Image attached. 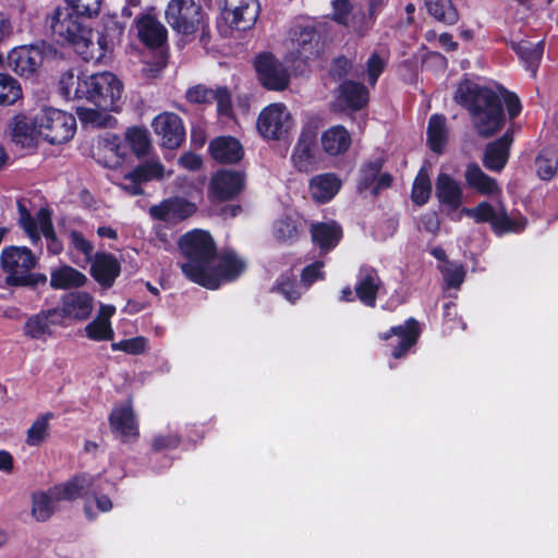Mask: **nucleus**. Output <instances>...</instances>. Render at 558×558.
<instances>
[{
  "mask_svg": "<svg viewBox=\"0 0 558 558\" xmlns=\"http://www.w3.org/2000/svg\"><path fill=\"white\" fill-rule=\"evenodd\" d=\"M59 92L69 100H86L95 108L77 107L76 113L84 124L105 126L111 121L109 112L121 108L123 83L112 72L86 74L69 70L61 74Z\"/></svg>",
  "mask_w": 558,
  "mask_h": 558,
  "instance_id": "nucleus-1",
  "label": "nucleus"
},
{
  "mask_svg": "<svg viewBox=\"0 0 558 558\" xmlns=\"http://www.w3.org/2000/svg\"><path fill=\"white\" fill-rule=\"evenodd\" d=\"M179 245L186 259L181 264L182 272L189 280L207 289H218L236 279L246 268L244 259L232 251L217 255L214 240L206 231L187 232Z\"/></svg>",
  "mask_w": 558,
  "mask_h": 558,
  "instance_id": "nucleus-2",
  "label": "nucleus"
},
{
  "mask_svg": "<svg viewBox=\"0 0 558 558\" xmlns=\"http://www.w3.org/2000/svg\"><path fill=\"white\" fill-rule=\"evenodd\" d=\"M436 197L446 207L447 215L452 220L459 221L462 216L472 218L475 222H489L497 233L520 232L526 221L522 217H510L501 204L494 207L487 202H482L473 208H460L463 199L461 184L447 173H439L436 180Z\"/></svg>",
  "mask_w": 558,
  "mask_h": 558,
  "instance_id": "nucleus-3",
  "label": "nucleus"
},
{
  "mask_svg": "<svg viewBox=\"0 0 558 558\" xmlns=\"http://www.w3.org/2000/svg\"><path fill=\"white\" fill-rule=\"evenodd\" d=\"M12 140L22 146L41 140L51 145H61L73 138L76 132L75 117L52 106H41L31 121L22 114L14 116L9 123Z\"/></svg>",
  "mask_w": 558,
  "mask_h": 558,
  "instance_id": "nucleus-4",
  "label": "nucleus"
},
{
  "mask_svg": "<svg viewBox=\"0 0 558 558\" xmlns=\"http://www.w3.org/2000/svg\"><path fill=\"white\" fill-rule=\"evenodd\" d=\"M454 100L468 108L481 136L488 137L502 128L504 111L490 87L465 78L458 85Z\"/></svg>",
  "mask_w": 558,
  "mask_h": 558,
  "instance_id": "nucleus-5",
  "label": "nucleus"
},
{
  "mask_svg": "<svg viewBox=\"0 0 558 558\" xmlns=\"http://www.w3.org/2000/svg\"><path fill=\"white\" fill-rule=\"evenodd\" d=\"M83 16L69 8H57L49 16V27L54 38L70 45L85 60L87 43L92 37V28L86 25Z\"/></svg>",
  "mask_w": 558,
  "mask_h": 558,
  "instance_id": "nucleus-6",
  "label": "nucleus"
},
{
  "mask_svg": "<svg viewBox=\"0 0 558 558\" xmlns=\"http://www.w3.org/2000/svg\"><path fill=\"white\" fill-rule=\"evenodd\" d=\"M97 478L83 474L73 477L65 484L56 486L48 493L38 492L33 495L32 514L37 521H46L50 518L60 500H72L82 496L85 492L98 487Z\"/></svg>",
  "mask_w": 558,
  "mask_h": 558,
  "instance_id": "nucleus-7",
  "label": "nucleus"
},
{
  "mask_svg": "<svg viewBox=\"0 0 558 558\" xmlns=\"http://www.w3.org/2000/svg\"><path fill=\"white\" fill-rule=\"evenodd\" d=\"M0 264L10 286H35L45 282L47 277L34 274L37 257L26 246H8L0 254Z\"/></svg>",
  "mask_w": 558,
  "mask_h": 558,
  "instance_id": "nucleus-8",
  "label": "nucleus"
},
{
  "mask_svg": "<svg viewBox=\"0 0 558 558\" xmlns=\"http://www.w3.org/2000/svg\"><path fill=\"white\" fill-rule=\"evenodd\" d=\"M387 0H333L332 17L351 32L362 36L372 26Z\"/></svg>",
  "mask_w": 558,
  "mask_h": 558,
  "instance_id": "nucleus-9",
  "label": "nucleus"
},
{
  "mask_svg": "<svg viewBox=\"0 0 558 558\" xmlns=\"http://www.w3.org/2000/svg\"><path fill=\"white\" fill-rule=\"evenodd\" d=\"M125 23L117 14H105L97 27V40L89 37L85 61L101 62L120 45Z\"/></svg>",
  "mask_w": 558,
  "mask_h": 558,
  "instance_id": "nucleus-10",
  "label": "nucleus"
},
{
  "mask_svg": "<svg viewBox=\"0 0 558 558\" xmlns=\"http://www.w3.org/2000/svg\"><path fill=\"white\" fill-rule=\"evenodd\" d=\"M294 128V119L282 102L266 106L256 120V130L265 141H283Z\"/></svg>",
  "mask_w": 558,
  "mask_h": 558,
  "instance_id": "nucleus-11",
  "label": "nucleus"
},
{
  "mask_svg": "<svg viewBox=\"0 0 558 558\" xmlns=\"http://www.w3.org/2000/svg\"><path fill=\"white\" fill-rule=\"evenodd\" d=\"M54 52L52 46L46 43L17 46L8 52L4 65L22 77H31Z\"/></svg>",
  "mask_w": 558,
  "mask_h": 558,
  "instance_id": "nucleus-12",
  "label": "nucleus"
},
{
  "mask_svg": "<svg viewBox=\"0 0 558 558\" xmlns=\"http://www.w3.org/2000/svg\"><path fill=\"white\" fill-rule=\"evenodd\" d=\"M171 174L172 171L166 170L161 162L154 160L143 163L122 175L113 174L111 181L125 193L134 196L143 194V183L151 180H162Z\"/></svg>",
  "mask_w": 558,
  "mask_h": 558,
  "instance_id": "nucleus-13",
  "label": "nucleus"
},
{
  "mask_svg": "<svg viewBox=\"0 0 558 558\" xmlns=\"http://www.w3.org/2000/svg\"><path fill=\"white\" fill-rule=\"evenodd\" d=\"M166 19L178 33L190 35L203 25V13L194 0H171L166 9Z\"/></svg>",
  "mask_w": 558,
  "mask_h": 558,
  "instance_id": "nucleus-14",
  "label": "nucleus"
},
{
  "mask_svg": "<svg viewBox=\"0 0 558 558\" xmlns=\"http://www.w3.org/2000/svg\"><path fill=\"white\" fill-rule=\"evenodd\" d=\"M17 207L20 225L31 241L36 243L44 235L49 242V251L58 254L61 251V244L57 241L49 210L41 208L35 217H32L22 203H19Z\"/></svg>",
  "mask_w": 558,
  "mask_h": 558,
  "instance_id": "nucleus-15",
  "label": "nucleus"
},
{
  "mask_svg": "<svg viewBox=\"0 0 558 558\" xmlns=\"http://www.w3.org/2000/svg\"><path fill=\"white\" fill-rule=\"evenodd\" d=\"M258 0H223L221 21L228 31L252 28L259 15Z\"/></svg>",
  "mask_w": 558,
  "mask_h": 558,
  "instance_id": "nucleus-16",
  "label": "nucleus"
},
{
  "mask_svg": "<svg viewBox=\"0 0 558 558\" xmlns=\"http://www.w3.org/2000/svg\"><path fill=\"white\" fill-rule=\"evenodd\" d=\"M316 33L308 24L298 25L290 32L289 38L286 41L284 62L293 71H298L308 54L312 53Z\"/></svg>",
  "mask_w": 558,
  "mask_h": 558,
  "instance_id": "nucleus-17",
  "label": "nucleus"
},
{
  "mask_svg": "<svg viewBox=\"0 0 558 558\" xmlns=\"http://www.w3.org/2000/svg\"><path fill=\"white\" fill-rule=\"evenodd\" d=\"M283 66L271 53L259 54L255 60V69L263 86L271 90H283L289 84L288 63Z\"/></svg>",
  "mask_w": 558,
  "mask_h": 558,
  "instance_id": "nucleus-18",
  "label": "nucleus"
},
{
  "mask_svg": "<svg viewBox=\"0 0 558 558\" xmlns=\"http://www.w3.org/2000/svg\"><path fill=\"white\" fill-rule=\"evenodd\" d=\"M161 146L170 149L179 147L185 138V129L179 116L172 112L158 114L151 123Z\"/></svg>",
  "mask_w": 558,
  "mask_h": 558,
  "instance_id": "nucleus-19",
  "label": "nucleus"
},
{
  "mask_svg": "<svg viewBox=\"0 0 558 558\" xmlns=\"http://www.w3.org/2000/svg\"><path fill=\"white\" fill-rule=\"evenodd\" d=\"M316 143V131L311 128H304L291 156L292 162L298 170L311 172L317 168L318 156Z\"/></svg>",
  "mask_w": 558,
  "mask_h": 558,
  "instance_id": "nucleus-20",
  "label": "nucleus"
},
{
  "mask_svg": "<svg viewBox=\"0 0 558 558\" xmlns=\"http://www.w3.org/2000/svg\"><path fill=\"white\" fill-rule=\"evenodd\" d=\"M111 430L123 442L135 441L140 435L138 424L131 403L117 405L110 414Z\"/></svg>",
  "mask_w": 558,
  "mask_h": 558,
  "instance_id": "nucleus-21",
  "label": "nucleus"
},
{
  "mask_svg": "<svg viewBox=\"0 0 558 558\" xmlns=\"http://www.w3.org/2000/svg\"><path fill=\"white\" fill-rule=\"evenodd\" d=\"M245 183L242 172L232 170L218 171L210 180V195L219 201H227L239 195Z\"/></svg>",
  "mask_w": 558,
  "mask_h": 558,
  "instance_id": "nucleus-22",
  "label": "nucleus"
},
{
  "mask_svg": "<svg viewBox=\"0 0 558 558\" xmlns=\"http://www.w3.org/2000/svg\"><path fill=\"white\" fill-rule=\"evenodd\" d=\"M196 211L195 204L180 197H173L150 207L153 218L175 223L191 217Z\"/></svg>",
  "mask_w": 558,
  "mask_h": 558,
  "instance_id": "nucleus-23",
  "label": "nucleus"
},
{
  "mask_svg": "<svg viewBox=\"0 0 558 558\" xmlns=\"http://www.w3.org/2000/svg\"><path fill=\"white\" fill-rule=\"evenodd\" d=\"M368 90L363 84L347 80L338 87L336 104L341 110H360L368 102Z\"/></svg>",
  "mask_w": 558,
  "mask_h": 558,
  "instance_id": "nucleus-24",
  "label": "nucleus"
},
{
  "mask_svg": "<svg viewBox=\"0 0 558 558\" xmlns=\"http://www.w3.org/2000/svg\"><path fill=\"white\" fill-rule=\"evenodd\" d=\"M209 153L220 163H236L242 160L244 148L233 136H218L210 142Z\"/></svg>",
  "mask_w": 558,
  "mask_h": 558,
  "instance_id": "nucleus-25",
  "label": "nucleus"
},
{
  "mask_svg": "<svg viewBox=\"0 0 558 558\" xmlns=\"http://www.w3.org/2000/svg\"><path fill=\"white\" fill-rule=\"evenodd\" d=\"M140 40L149 48H159L167 40L166 27L153 15H143L136 20Z\"/></svg>",
  "mask_w": 558,
  "mask_h": 558,
  "instance_id": "nucleus-26",
  "label": "nucleus"
},
{
  "mask_svg": "<svg viewBox=\"0 0 558 558\" xmlns=\"http://www.w3.org/2000/svg\"><path fill=\"white\" fill-rule=\"evenodd\" d=\"M116 313V306L110 304H100L98 314L85 327L86 336L94 341H106L113 339L114 331L111 327V317Z\"/></svg>",
  "mask_w": 558,
  "mask_h": 558,
  "instance_id": "nucleus-27",
  "label": "nucleus"
},
{
  "mask_svg": "<svg viewBox=\"0 0 558 558\" xmlns=\"http://www.w3.org/2000/svg\"><path fill=\"white\" fill-rule=\"evenodd\" d=\"M420 335L417 322L410 318L402 326L392 327L390 333L381 335V339L387 340L390 337H397V345L392 351V356L399 359L416 342Z\"/></svg>",
  "mask_w": 558,
  "mask_h": 558,
  "instance_id": "nucleus-28",
  "label": "nucleus"
},
{
  "mask_svg": "<svg viewBox=\"0 0 558 558\" xmlns=\"http://www.w3.org/2000/svg\"><path fill=\"white\" fill-rule=\"evenodd\" d=\"M94 279L104 287H110L120 274L117 258L107 253H97L90 267Z\"/></svg>",
  "mask_w": 558,
  "mask_h": 558,
  "instance_id": "nucleus-29",
  "label": "nucleus"
},
{
  "mask_svg": "<svg viewBox=\"0 0 558 558\" xmlns=\"http://www.w3.org/2000/svg\"><path fill=\"white\" fill-rule=\"evenodd\" d=\"M380 287L381 281L376 270L372 268L360 270L355 284V294L363 304L372 307L375 306Z\"/></svg>",
  "mask_w": 558,
  "mask_h": 558,
  "instance_id": "nucleus-30",
  "label": "nucleus"
},
{
  "mask_svg": "<svg viewBox=\"0 0 558 558\" xmlns=\"http://www.w3.org/2000/svg\"><path fill=\"white\" fill-rule=\"evenodd\" d=\"M351 143V135L342 125L331 126L320 136L322 148L329 156L343 155L350 148Z\"/></svg>",
  "mask_w": 558,
  "mask_h": 558,
  "instance_id": "nucleus-31",
  "label": "nucleus"
},
{
  "mask_svg": "<svg viewBox=\"0 0 558 558\" xmlns=\"http://www.w3.org/2000/svg\"><path fill=\"white\" fill-rule=\"evenodd\" d=\"M94 308L93 296L84 291L66 294L62 300V312L66 317L84 320Z\"/></svg>",
  "mask_w": 558,
  "mask_h": 558,
  "instance_id": "nucleus-32",
  "label": "nucleus"
},
{
  "mask_svg": "<svg viewBox=\"0 0 558 558\" xmlns=\"http://www.w3.org/2000/svg\"><path fill=\"white\" fill-rule=\"evenodd\" d=\"M341 180L333 173L315 175L310 181V191L318 203H327L332 199L341 189Z\"/></svg>",
  "mask_w": 558,
  "mask_h": 558,
  "instance_id": "nucleus-33",
  "label": "nucleus"
},
{
  "mask_svg": "<svg viewBox=\"0 0 558 558\" xmlns=\"http://www.w3.org/2000/svg\"><path fill=\"white\" fill-rule=\"evenodd\" d=\"M466 184L481 195L493 196L500 193L497 182L483 172L476 163H470L465 170Z\"/></svg>",
  "mask_w": 558,
  "mask_h": 558,
  "instance_id": "nucleus-34",
  "label": "nucleus"
},
{
  "mask_svg": "<svg viewBox=\"0 0 558 558\" xmlns=\"http://www.w3.org/2000/svg\"><path fill=\"white\" fill-rule=\"evenodd\" d=\"M312 240L322 252H328L339 243L342 232L336 222H318L312 226Z\"/></svg>",
  "mask_w": 558,
  "mask_h": 558,
  "instance_id": "nucleus-35",
  "label": "nucleus"
},
{
  "mask_svg": "<svg viewBox=\"0 0 558 558\" xmlns=\"http://www.w3.org/2000/svg\"><path fill=\"white\" fill-rule=\"evenodd\" d=\"M511 137L505 134L502 137L487 145L484 155V166L492 171H500L507 163Z\"/></svg>",
  "mask_w": 558,
  "mask_h": 558,
  "instance_id": "nucleus-36",
  "label": "nucleus"
},
{
  "mask_svg": "<svg viewBox=\"0 0 558 558\" xmlns=\"http://www.w3.org/2000/svg\"><path fill=\"white\" fill-rule=\"evenodd\" d=\"M87 277L77 269L61 265L51 270L50 286L54 289L78 288L86 283Z\"/></svg>",
  "mask_w": 558,
  "mask_h": 558,
  "instance_id": "nucleus-37",
  "label": "nucleus"
},
{
  "mask_svg": "<svg viewBox=\"0 0 558 558\" xmlns=\"http://www.w3.org/2000/svg\"><path fill=\"white\" fill-rule=\"evenodd\" d=\"M53 417L52 412L40 413L36 416L26 430L25 444L28 447H40L49 439L50 422Z\"/></svg>",
  "mask_w": 558,
  "mask_h": 558,
  "instance_id": "nucleus-38",
  "label": "nucleus"
},
{
  "mask_svg": "<svg viewBox=\"0 0 558 558\" xmlns=\"http://www.w3.org/2000/svg\"><path fill=\"white\" fill-rule=\"evenodd\" d=\"M513 49L519 54L526 69L531 71V75L535 76L536 69L543 57L544 41L541 40L536 44L520 41L513 45Z\"/></svg>",
  "mask_w": 558,
  "mask_h": 558,
  "instance_id": "nucleus-39",
  "label": "nucleus"
},
{
  "mask_svg": "<svg viewBox=\"0 0 558 558\" xmlns=\"http://www.w3.org/2000/svg\"><path fill=\"white\" fill-rule=\"evenodd\" d=\"M447 138L448 131L445 118L439 114L432 116L427 126V143L429 148L437 154H441L446 146Z\"/></svg>",
  "mask_w": 558,
  "mask_h": 558,
  "instance_id": "nucleus-40",
  "label": "nucleus"
},
{
  "mask_svg": "<svg viewBox=\"0 0 558 558\" xmlns=\"http://www.w3.org/2000/svg\"><path fill=\"white\" fill-rule=\"evenodd\" d=\"M23 98L20 82L8 73H0V106L9 107Z\"/></svg>",
  "mask_w": 558,
  "mask_h": 558,
  "instance_id": "nucleus-41",
  "label": "nucleus"
},
{
  "mask_svg": "<svg viewBox=\"0 0 558 558\" xmlns=\"http://www.w3.org/2000/svg\"><path fill=\"white\" fill-rule=\"evenodd\" d=\"M426 7L430 15L447 24L458 21V13L450 0H426Z\"/></svg>",
  "mask_w": 558,
  "mask_h": 558,
  "instance_id": "nucleus-42",
  "label": "nucleus"
},
{
  "mask_svg": "<svg viewBox=\"0 0 558 558\" xmlns=\"http://www.w3.org/2000/svg\"><path fill=\"white\" fill-rule=\"evenodd\" d=\"M537 175L542 180L551 179L558 169V157L556 151L545 149L539 153L535 161Z\"/></svg>",
  "mask_w": 558,
  "mask_h": 558,
  "instance_id": "nucleus-43",
  "label": "nucleus"
},
{
  "mask_svg": "<svg viewBox=\"0 0 558 558\" xmlns=\"http://www.w3.org/2000/svg\"><path fill=\"white\" fill-rule=\"evenodd\" d=\"M102 150L105 153V158H107V155L116 157L114 160H104L105 166L109 168H118L126 155V148L123 145L122 140L113 135L105 138Z\"/></svg>",
  "mask_w": 558,
  "mask_h": 558,
  "instance_id": "nucleus-44",
  "label": "nucleus"
},
{
  "mask_svg": "<svg viewBox=\"0 0 558 558\" xmlns=\"http://www.w3.org/2000/svg\"><path fill=\"white\" fill-rule=\"evenodd\" d=\"M430 192L432 185L427 171L421 169L413 183L412 199L417 205H424L428 201Z\"/></svg>",
  "mask_w": 558,
  "mask_h": 558,
  "instance_id": "nucleus-45",
  "label": "nucleus"
},
{
  "mask_svg": "<svg viewBox=\"0 0 558 558\" xmlns=\"http://www.w3.org/2000/svg\"><path fill=\"white\" fill-rule=\"evenodd\" d=\"M125 138L137 156H143L148 151L150 141L146 130L141 128L129 129Z\"/></svg>",
  "mask_w": 558,
  "mask_h": 558,
  "instance_id": "nucleus-46",
  "label": "nucleus"
},
{
  "mask_svg": "<svg viewBox=\"0 0 558 558\" xmlns=\"http://www.w3.org/2000/svg\"><path fill=\"white\" fill-rule=\"evenodd\" d=\"M24 331L32 339H44L50 333L48 317L43 314L29 317L25 323Z\"/></svg>",
  "mask_w": 558,
  "mask_h": 558,
  "instance_id": "nucleus-47",
  "label": "nucleus"
},
{
  "mask_svg": "<svg viewBox=\"0 0 558 558\" xmlns=\"http://www.w3.org/2000/svg\"><path fill=\"white\" fill-rule=\"evenodd\" d=\"M438 269L441 271L448 287L458 288L464 280L465 271L460 264L445 262V264L438 265Z\"/></svg>",
  "mask_w": 558,
  "mask_h": 558,
  "instance_id": "nucleus-48",
  "label": "nucleus"
},
{
  "mask_svg": "<svg viewBox=\"0 0 558 558\" xmlns=\"http://www.w3.org/2000/svg\"><path fill=\"white\" fill-rule=\"evenodd\" d=\"M489 87L494 90V94L497 96V101L498 104H500V107L502 108V104L506 105L508 113L511 118L520 113L521 104L519 98L514 94L508 92L507 89L499 85H492Z\"/></svg>",
  "mask_w": 558,
  "mask_h": 558,
  "instance_id": "nucleus-49",
  "label": "nucleus"
},
{
  "mask_svg": "<svg viewBox=\"0 0 558 558\" xmlns=\"http://www.w3.org/2000/svg\"><path fill=\"white\" fill-rule=\"evenodd\" d=\"M386 63V58L377 52L369 56L365 63V75L371 86H375L378 77L385 70Z\"/></svg>",
  "mask_w": 558,
  "mask_h": 558,
  "instance_id": "nucleus-50",
  "label": "nucleus"
},
{
  "mask_svg": "<svg viewBox=\"0 0 558 558\" xmlns=\"http://www.w3.org/2000/svg\"><path fill=\"white\" fill-rule=\"evenodd\" d=\"M102 0H65L66 7L77 15L93 17L98 15Z\"/></svg>",
  "mask_w": 558,
  "mask_h": 558,
  "instance_id": "nucleus-51",
  "label": "nucleus"
},
{
  "mask_svg": "<svg viewBox=\"0 0 558 558\" xmlns=\"http://www.w3.org/2000/svg\"><path fill=\"white\" fill-rule=\"evenodd\" d=\"M380 169L381 162L379 160L371 161L364 165L361 170V177L359 180V190L365 191L371 187L373 189Z\"/></svg>",
  "mask_w": 558,
  "mask_h": 558,
  "instance_id": "nucleus-52",
  "label": "nucleus"
},
{
  "mask_svg": "<svg viewBox=\"0 0 558 558\" xmlns=\"http://www.w3.org/2000/svg\"><path fill=\"white\" fill-rule=\"evenodd\" d=\"M147 340L144 337H135L121 340L111 344L112 351H122L128 354H141L145 351Z\"/></svg>",
  "mask_w": 558,
  "mask_h": 558,
  "instance_id": "nucleus-53",
  "label": "nucleus"
},
{
  "mask_svg": "<svg viewBox=\"0 0 558 558\" xmlns=\"http://www.w3.org/2000/svg\"><path fill=\"white\" fill-rule=\"evenodd\" d=\"M274 232L278 239L289 240L298 234L299 225L290 217L282 218L275 223Z\"/></svg>",
  "mask_w": 558,
  "mask_h": 558,
  "instance_id": "nucleus-54",
  "label": "nucleus"
},
{
  "mask_svg": "<svg viewBox=\"0 0 558 558\" xmlns=\"http://www.w3.org/2000/svg\"><path fill=\"white\" fill-rule=\"evenodd\" d=\"M185 96L192 104H209L213 101L215 94L211 88H207L204 85H196L189 88Z\"/></svg>",
  "mask_w": 558,
  "mask_h": 558,
  "instance_id": "nucleus-55",
  "label": "nucleus"
},
{
  "mask_svg": "<svg viewBox=\"0 0 558 558\" xmlns=\"http://www.w3.org/2000/svg\"><path fill=\"white\" fill-rule=\"evenodd\" d=\"M69 236L71 245L84 255L85 263L92 262L93 244L78 231H71Z\"/></svg>",
  "mask_w": 558,
  "mask_h": 558,
  "instance_id": "nucleus-56",
  "label": "nucleus"
},
{
  "mask_svg": "<svg viewBox=\"0 0 558 558\" xmlns=\"http://www.w3.org/2000/svg\"><path fill=\"white\" fill-rule=\"evenodd\" d=\"M215 97L213 100L217 102V112L219 116L230 117L232 114L231 94L227 88L218 87L214 89Z\"/></svg>",
  "mask_w": 558,
  "mask_h": 558,
  "instance_id": "nucleus-57",
  "label": "nucleus"
},
{
  "mask_svg": "<svg viewBox=\"0 0 558 558\" xmlns=\"http://www.w3.org/2000/svg\"><path fill=\"white\" fill-rule=\"evenodd\" d=\"M14 33V23L11 16L3 11H0V45L7 43ZM4 66V57L0 52V68Z\"/></svg>",
  "mask_w": 558,
  "mask_h": 558,
  "instance_id": "nucleus-58",
  "label": "nucleus"
},
{
  "mask_svg": "<svg viewBox=\"0 0 558 558\" xmlns=\"http://www.w3.org/2000/svg\"><path fill=\"white\" fill-rule=\"evenodd\" d=\"M352 72V61L347 57L336 58L330 68V75L341 80Z\"/></svg>",
  "mask_w": 558,
  "mask_h": 558,
  "instance_id": "nucleus-59",
  "label": "nucleus"
},
{
  "mask_svg": "<svg viewBox=\"0 0 558 558\" xmlns=\"http://www.w3.org/2000/svg\"><path fill=\"white\" fill-rule=\"evenodd\" d=\"M180 442V437L177 434H159L154 437L153 447L156 450H167L175 448Z\"/></svg>",
  "mask_w": 558,
  "mask_h": 558,
  "instance_id": "nucleus-60",
  "label": "nucleus"
},
{
  "mask_svg": "<svg viewBox=\"0 0 558 558\" xmlns=\"http://www.w3.org/2000/svg\"><path fill=\"white\" fill-rule=\"evenodd\" d=\"M277 289L280 293L284 295V298L289 302H295L300 295L301 291L294 284V282L290 279V277H283L277 286Z\"/></svg>",
  "mask_w": 558,
  "mask_h": 558,
  "instance_id": "nucleus-61",
  "label": "nucleus"
},
{
  "mask_svg": "<svg viewBox=\"0 0 558 558\" xmlns=\"http://www.w3.org/2000/svg\"><path fill=\"white\" fill-rule=\"evenodd\" d=\"M323 263H314L313 265L307 266L302 274V282L307 287H310L316 280H319L324 277V272L322 271Z\"/></svg>",
  "mask_w": 558,
  "mask_h": 558,
  "instance_id": "nucleus-62",
  "label": "nucleus"
},
{
  "mask_svg": "<svg viewBox=\"0 0 558 558\" xmlns=\"http://www.w3.org/2000/svg\"><path fill=\"white\" fill-rule=\"evenodd\" d=\"M179 165L190 171H195L201 168L202 166V158L193 153H185L183 154L179 160Z\"/></svg>",
  "mask_w": 558,
  "mask_h": 558,
  "instance_id": "nucleus-63",
  "label": "nucleus"
},
{
  "mask_svg": "<svg viewBox=\"0 0 558 558\" xmlns=\"http://www.w3.org/2000/svg\"><path fill=\"white\" fill-rule=\"evenodd\" d=\"M421 223L428 232L436 233L439 230V219L434 213L425 215Z\"/></svg>",
  "mask_w": 558,
  "mask_h": 558,
  "instance_id": "nucleus-64",
  "label": "nucleus"
}]
</instances>
